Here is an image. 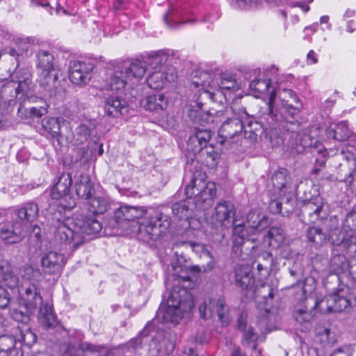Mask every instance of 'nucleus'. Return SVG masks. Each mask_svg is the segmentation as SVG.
Wrapping results in <instances>:
<instances>
[{
  "label": "nucleus",
  "mask_w": 356,
  "mask_h": 356,
  "mask_svg": "<svg viewBox=\"0 0 356 356\" xmlns=\"http://www.w3.org/2000/svg\"><path fill=\"white\" fill-rule=\"evenodd\" d=\"M167 207H134L121 205L115 210L114 218L120 228L125 229L128 222L141 218L138 222L136 238L138 241L153 245L167 233L171 220Z\"/></svg>",
  "instance_id": "1"
},
{
  "label": "nucleus",
  "mask_w": 356,
  "mask_h": 356,
  "mask_svg": "<svg viewBox=\"0 0 356 356\" xmlns=\"http://www.w3.org/2000/svg\"><path fill=\"white\" fill-rule=\"evenodd\" d=\"M299 109L283 99L281 102L280 112L270 114L268 118L270 125L282 129V134H287L292 149L298 153H303L306 149L314 147L317 140L300 129V124L296 119Z\"/></svg>",
  "instance_id": "2"
},
{
  "label": "nucleus",
  "mask_w": 356,
  "mask_h": 356,
  "mask_svg": "<svg viewBox=\"0 0 356 356\" xmlns=\"http://www.w3.org/2000/svg\"><path fill=\"white\" fill-rule=\"evenodd\" d=\"M52 227L56 242L76 248L88 240L87 236L99 234L102 225L93 215L86 216L77 222L71 218L57 219Z\"/></svg>",
  "instance_id": "3"
},
{
  "label": "nucleus",
  "mask_w": 356,
  "mask_h": 356,
  "mask_svg": "<svg viewBox=\"0 0 356 356\" xmlns=\"http://www.w3.org/2000/svg\"><path fill=\"white\" fill-rule=\"evenodd\" d=\"M194 302L192 294L185 288L175 286L172 288L170 295L165 305H161L156 316L161 318L163 322L177 324L193 309Z\"/></svg>",
  "instance_id": "4"
},
{
  "label": "nucleus",
  "mask_w": 356,
  "mask_h": 356,
  "mask_svg": "<svg viewBox=\"0 0 356 356\" xmlns=\"http://www.w3.org/2000/svg\"><path fill=\"white\" fill-rule=\"evenodd\" d=\"M275 98V92L274 90H272L270 92L269 96V102H268V113L266 115H264L263 121H257L255 120L254 116H251L248 114L245 109L242 112V115L244 118L245 122V129H244V135L245 138H250L251 140H256L258 136H261L264 131H266L269 130L270 131V140L272 143H273V135L277 134L279 136L276 139V142L275 145H280L283 144L284 140L281 134H282V129H280L279 127H276V126L270 125V124L268 122V118L270 114H277L280 112L281 104L277 106H275L273 105V102Z\"/></svg>",
  "instance_id": "5"
},
{
  "label": "nucleus",
  "mask_w": 356,
  "mask_h": 356,
  "mask_svg": "<svg viewBox=\"0 0 356 356\" xmlns=\"http://www.w3.org/2000/svg\"><path fill=\"white\" fill-rule=\"evenodd\" d=\"M297 216L306 225L315 224L327 218V204L320 195L316 186H312L309 191H304Z\"/></svg>",
  "instance_id": "6"
},
{
  "label": "nucleus",
  "mask_w": 356,
  "mask_h": 356,
  "mask_svg": "<svg viewBox=\"0 0 356 356\" xmlns=\"http://www.w3.org/2000/svg\"><path fill=\"white\" fill-rule=\"evenodd\" d=\"M199 179L196 177V175L191 178L190 184L186 186L185 193L187 198H194V203L196 207L200 209H206L211 205L213 197L216 196V184L212 181L205 183L204 176H202Z\"/></svg>",
  "instance_id": "7"
},
{
  "label": "nucleus",
  "mask_w": 356,
  "mask_h": 356,
  "mask_svg": "<svg viewBox=\"0 0 356 356\" xmlns=\"http://www.w3.org/2000/svg\"><path fill=\"white\" fill-rule=\"evenodd\" d=\"M72 185L71 174L63 172L51 191V197L59 201L58 209L60 212L71 211L76 204L75 198L71 194Z\"/></svg>",
  "instance_id": "8"
},
{
  "label": "nucleus",
  "mask_w": 356,
  "mask_h": 356,
  "mask_svg": "<svg viewBox=\"0 0 356 356\" xmlns=\"http://www.w3.org/2000/svg\"><path fill=\"white\" fill-rule=\"evenodd\" d=\"M330 300V295L321 299L314 296L307 297L303 301L304 308L298 309L296 320L300 323L309 322L317 312L322 314L334 312Z\"/></svg>",
  "instance_id": "9"
},
{
  "label": "nucleus",
  "mask_w": 356,
  "mask_h": 356,
  "mask_svg": "<svg viewBox=\"0 0 356 356\" xmlns=\"http://www.w3.org/2000/svg\"><path fill=\"white\" fill-rule=\"evenodd\" d=\"M243 111H244V108H234L232 116L229 118L220 126L218 130V136L221 138L220 141L221 144L226 141H230L241 134L243 130L244 131L245 122L244 118L242 115Z\"/></svg>",
  "instance_id": "10"
},
{
  "label": "nucleus",
  "mask_w": 356,
  "mask_h": 356,
  "mask_svg": "<svg viewBox=\"0 0 356 356\" xmlns=\"http://www.w3.org/2000/svg\"><path fill=\"white\" fill-rule=\"evenodd\" d=\"M39 213L38 204L34 201H29L22 204L13 213V220L19 222L27 232L33 228V232L40 228L33 225Z\"/></svg>",
  "instance_id": "11"
},
{
  "label": "nucleus",
  "mask_w": 356,
  "mask_h": 356,
  "mask_svg": "<svg viewBox=\"0 0 356 356\" xmlns=\"http://www.w3.org/2000/svg\"><path fill=\"white\" fill-rule=\"evenodd\" d=\"M93 69L94 65L92 63L71 61L69 66V79L74 84H86L90 80Z\"/></svg>",
  "instance_id": "12"
},
{
  "label": "nucleus",
  "mask_w": 356,
  "mask_h": 356,
  "mask_svg": "<svg viewBox=\"0 0 356 356\" xmlns=\"http://www.w3.org/2000/svg\"><path fill=\"white\" fill-rule=\"evenodd\" d=\"M19 293L25 306L29 309L35 310L42 303L41 287L38 282H28L24 284L19 289Z\"/></svg>",
  "instance_id": "13"
},
{
  "label": "nucleus",
  "mask_w": 356,
  "mask_h": 356,
  "mask_svg": "<svg viewBox=\"0 0 356 356\" xmlns=\"http://www.w3.org/2000/svg\"><path fill=\"white\" fill-rule=\"evenodd\" d=\"M26 232H28L15 220L0 223V238L5 243L14 244L20 242Z\"/></svg>",
  "instance_id": "14"
},
{
  "label": "nucleus",
  "mask_w": 356,
  "mask_h": 356,
  "mask_svg": "<svg viewBox=\"0 0 356 356\" xmlns=\"http://www.w3.org/2000/svg\"><path fill=\"white\" fill-rule=\"evenodd\" d=\"M332 257L330 259V266L334 273L330 276L332 281L341 282L340 273L345 272L348 268V261L346 256L339 252H343V248L332 245Z\"/></svg>",
  "instance_id": "15"
},
{
  "label": "nucleus",
  "mask_w": 356,
  "mask_h": 356,
  "mask_svg": "<svg viewBox=\"0 0 356 356\" xmlns=\"http://www.w3.org/2000/svg\"><path fill=\"white\" fill-rule=\"evenodd\" d=\"M41 264L45 273L58 274L65 264V257L57 252L49 251L42 257Z\"/></svg>",
  "instance_id": "16"
},
{
  "label": "nucleus",
  "mask_w": 356,
  "mask_h": 356,
  "mask_svg": "<svg viewBox=\"0 0 356 356\" xmlns=\"http://www.w3.org/2000/svg\"><path fill=\"white\" fill-rule=\"evenodd\" d=\"M38 81L45 95L49 97L55 95L60 86V81L58 80V72H56L55 70L41 72Z\"/></svg>",
  "instance_id": "17"
},
{
  "label": "nucleus",
  "mask_w": 356,
  "mask_h": 356,
  "mask_svg": "<svg viewBox=\"0 0 356 356\" xmlns=\"http://www.w3.org/2000/svg\"><path fill=\"white\" fill-rule=\"evenodd\" d=\"M337 238L332 239V245L343 248L349 257L356 262V234L345 236L341 231L335 232Z\"/></svg>",
  "instance_id": "18"
},
{
  "label": "nucleus",
  "mask_w": 356,
  "mask_h": 356,
  "mask_svg": "<svg viewBox=\"0 0 356 356\" xmlns=\"http://www.w3.org/2000/svg\"><path fill=\"white\" fill-rule=\"evenodd\" d=\"M338 283V288L336 292L330 295V302L332 304L334 312H342L350 308L353 304L352 297L346 296L344 291L346 286L341 282Z\"/></svg>",
  "instance_id": "19"
},
{
  "label": "nucleus",
  "mask_w": 356,
  "mask_h": 356,
  "mask_svg": "<svg viewBox=\"0 0 356 356\" xmlns=\"http://www.w3.org/2000/svg\"><path fill=\"white\" fill-rule=\"evenodd\" d=\"M283 194L275 193L270 197L268 209L273 214H282V216H289L293 209V203L295 202L293 195H291V200L287 203L283 200Z\"/></svg>",
  "instance_id": "20"
},
{
  "label": "nucleus",
  "mask_w": 356,
  "mask_h": 356,
  "mask_svg": "<svg viewBox=\"0 0 356 356\" xmlns=\"http://www.w3.org/2000/svg\"><path fill=\"white\" fill-rule=\"evenodd\" d=\"M271 181L274 193L283 194V200L286 203L290 201L291 195H293V194L286 180V170L275 172L271 177Z\"/></svg>",
  "instance_id": "21"
},
{
  "label": "nucleus",
  "mask_w": 356,
  "mask_h": 356,
  "mask_svg": "<svg viewBox=\"0 0 356 356\" xmlns=\"http://www.w3.org/2000/svg\"><path fill=\"white\" fill-rule=\"evenodd\" d=\"M128 104L124 99L116 95H110L105 101V113L110 117L118 118L128 111Z\"/></svg>",
  "instance_id": "22"
},
{
  "label": "nucleus",
  "mask_w": 356,
  "mask_h": 356,
  "mask_svg": "<svg viewBox=\"0 0 356 356\" xmlns=\"http://www.w3.org/2000/svg\"><path fill=\"white\" fill-rule=\"evenodd\" d=\"M31 77V71L29 67L21 68L17 65L11 75L12 81L18 83L17 87L15 88L17 94L24 92L29 90L32 84Z\"/></svg>",
  "instance_id": "23"
},
{
  "label": "nucleus",
  "mask_w": 356,
  "mask_h": 356,
  "mask_svg": "<svg viewBox=\"0 0 356 356\" xmlns=\"http://www.w3.org/2000/svg\"><path fill=\"white\" fill-rule=\"evenodd\" d=\"M236 284L241 289L252 288L254 284V278L249 266L238 264L234 269Z\"/></svg>",
  "instance_id": "24"
},
{
  "label": "nucleus",
  "mask_w": 356,
  "mask_h": 356,
  "mask_svg": "<svg viewBox=\"0 0 356 356\" xmlns=\"http://www.w3.org/2000/svg\"><path fill=\"white\" fill-rule=\"evenodd\" d=\"M244 222L250 229V232L254 233L267 227L268 218L259 211L253 210L248 213Z\"/></svg>",
  "instance_id": "25"
},
{
  "label": "nucleus",
  "mask_w": 356,
  "mask_h": 356,
  "mask_svg": "<svg viewBox=\"0 0 356 356\" xmlns=\"http://www.w3.org/2000/svg\"><path fill=\"white\" fill-rule=\"evenodd\" d=\"M120 65L131 81L134 79L136 80L141 79L147 70L144 60L134 59L131 61H124Z\"/></svg>",
  "instance_id": "26"
},
{
  "label": "nucleus",
  "mask_w": 356,
  "mask_h": 356,
  "mask_svg": "<svg viewBox=\"0 0 356 356\" xmlns=\"http://www.w3.org/2000/svg\"><path fill=\"white\" fill-rule=\"evenodd\" d=\"M0 281L10 289H15L18 286L19 278L13 266L8 261L0 263Z\"/></svg>",
  "instance_id": "27"
},
{
  "label": "nucleus",
  "mask_w": 356,
  "mask_h": 356,
  "mask_svg": "<svg viewBox=\"0 0 356 356\" xmlns=\"http://www.w3.org/2000/svg\"><path fill=\"white\" fill-rule=\"evenodd\" d=\"M306 236L309 243H311L315 248H318L327 241L332 243V239H334L333 234L330 236L327 234L321 227H309L306 233Z\"/></svg>",
  "instance_id": "28"
},
{
  "label": "nucleus",
  "mask_w": 356,
  "mask_h": 356,
  "mask_svg": "<svg viewBox=\"0 0 356 356\" xmlns=\"http://www.w3.org/2000/svg\"><path fill=\"white\" fill-rule=\"evenodd\" d=\"M352 134L348 122L341 121L337 124L330 125L326 129V135L329 138H333L338 141H344L350 137Z\"/></svg>",
  "instance_id": "29"
},
{
  "label": "nucleus",
  "mask_w": 356,
  "mask_h": 356,
  "mask_svg": "<svg viewBox=\"0 0 356 356\" xmlns=\"http://www.w3.org/2000/svg\"><path fill=\"white\" fill-rule=\"evenodd\" d=\"M75 190L77 196L87 201L95 192L94 185L90 177L86 174L80 175L79 181L75 184Z\"/></svg>",
  "instance_id": "30"
},
{
  "label": "nucleus",
  "mask_w": 356,
  "mask_h": 356,
  "mask_svg": "<svg viewBox=\"0 0 356 356\" xmlns=\"http://www.w3.org/2000/svg\"><path fill=\"white\" fill-rule=\"evenodd\" d=\"M234 205L229 201L222 200L217 204L215 208V218L222 225L229 222V218L235 215Z\"/></svg>",
  "instance_id": "31"
},
{
  "label": "nucleus",
  "mask_w": 356,
  "mask_h": 356,
  "mask_svg": "<svg viewBox=\"0 0 356 356\" xmlns=\"http://www.w3.org/2000/svg\"><path fill=\"white\" fill-rule=\"evenodd\" d=\"M166 25L172 29L179 28L186 23H193V20H187L184 17L182 11L177 8L172 7L163 16Z\"/></svg>",
  "instance_id": "32"
},
{
  "label": "nucleus",
  "mask_w": 356,
  "mask_h": 356,
  "mask_svg": "<svg viewBox=\"0 0 356 356\" xmlns=\"http://www.w3.org/2000/svg\"><path fill=\"white\" fill-rule=\"evenodd\" d=\"M168 98L163 93H153L146 97L144 108L150 111H163L167 108Z\"/></svg>",
  "instance_id": "33"
},
{
  "label": "nucleus",
  "mask_w": 356,
  "mask_h": 356,
  "mask_svg": "<svg viewBox=\"0 0 356 356\" xmlns=\"http://www.w3.org/2000/svg\"><path fill=\"white\" fill-rule=\"evenodd\" d=\"M87 205L88 211L94 216L104 213L111 207L109 200L104 196H92Z\"/></svg>",
  "instance_id": "34"
},
{
  "label": "nucleus",
  "mask_w": 356,
  "mask_h": 356,
  "mask_svg": "<svg viewBox=\"0 0 356 356\" xmlns=\"http://www.w3.org/2000/svg\"><path fill=\"white\" fill-rule=\"evenodd\" d=\"M126 72L123 70L121 65L115 67L113 75L110 78L109 86L111 90L119 91L124 88L125 86L130 81Z\"/></svg>",
  "instance_id": "35"
},
{
  "label": "nucleus",
  "mask_w": 356,
  "mask_h": 356,
  "mask_svg": "<svg viewBox=\"0 0 356 356\" xmlns=\"http://www.w3.org/2000/svg\"><path fill=\"white\" fill-rule=\"evenodd\" d=\"M146 66L154 70H164L163 65L168 60V56L163 50L151 52L143 58Z\"/></svg>",
  "instance_id": "36"
},
{
  "label": "nucleus",
  "mask_w": 356,
  "mask_h": 356,
  "mask_svg": "<svg viewBox=\"0 0 356 356\" xmlns=\"http://www.w3.org/2000/svg\"><path fill=\"white\" fill-rule=\"evenodd\" d=\"M170 81L164 70H154L147 79L148 86L154 90L163 88L164 85Z\"/></svg>",
  "instance_id": "37"
},
{
  "label": "nucleus",
  "mask_w": 356,
  "mask_h": 356,
  "mask_svg": "<svg viewBox=\"0 0 356 356\" xmlns=\"http://www.w3.org/2000/svg\"><path fill=\"white\" fill-rule=\"evenodd\" d=\"M36 57L37 67L41 72L54 71V56L49 51L40 50Z\"/></svg>",
  "instance_id": "38"
},
{
  "label": "nucleus",
  "mask_w": 356,
  "mask_h": 356,
  "mask_svg": "<svg viewBox=\"0 0 356 356\" xmlns=\"http://www.w3.org/2000/svg\"><path fill=\"white\" fill-rule=\"evenodd\" d=\"M195 248H201V245L198 243L189 241H179L174 243L172 251L179 261H181V259L186 261V252L194 250Z\"/></svg>",
  "instance_id": "39"
},
{
  "label": "nucleus",
  "mask_w": 356,
  "mask_h": 356,
  "mask_svg": "<svg viewBox=\"0 0 356 356\" xmlns=\"http://www.w3.org/2000/svg\"><path fill=\"white\" fill-rule=\"evenodd\" d=\"M265 238L268 241L269 245L273 248L280 246L285 241L286 234L284 230L279 227H272L268 231Z\"/></svg>",
  "instance_id": "40"
},
{
  "label": "nucleus",
  "mask_w": 356,
  "mask_h": 356,
  "mask_svg": "<svg viewBox=\"0 0 356 356\" xmlns=\"http://www.w3.org/2000/svg\"><path fill=\"white\" fill-rule=\"evenodd\" d=\"M199 151L201 156L203 157V162L207 167L213 168L217 165L220 154L215 150L213 146H207L200 149Z\"/></svg>",
  "instance_id": "41"
},
{
  "label": "nucleus",
  "mask_w": 356,
  "mask_h": 356,
  "mask_svg": "<svg viewBox=\"0 0 356 356\" xmlns=\"http://www.w3.org/2000/svg\"><path fill=\"white\" fill-rule=\"evenodd\" d=\"M166 207L168 209L167 211L168 214H169V211L171 210L173 215L180 220H188L191 216L189 207L185 201L176 202L172 204L171 208ZM168 216L170 217V215ZM170 218L171 219V218Z\"/></svg>",
  "instance_id": "42"
},
{
  "label": "nucleus",
  "mask_w": 356,
  "mask_h": 356,
  "mask_svg": "<svg viewBox=\"0 0 356 356\" xmlns=\"http://www.w3.org/2000/svg\"><path fill=\"white\" fill-rule=\"evenodd\" d=\"M241 343L245 347H249L252 350H257L258 346L259 334L254 331L252 326H249L248 329L243 331Z\"/></svg>",
  "instance_id": "43"
},
{
  "label": "nucleus",
  "mask_w": 356,
  "mask_h": 356,
  "mask_svg": "<svg viewBox=\"0 0 356 356\" xmlns=\"http://www.w3.org/2000/svg\"><path fill=\"white\" fill-rule=\"evenodd\" d=\"M42 127L53 138L58 137L60 134V125L58 118H48L44 119Z\"/></svg>",
  "instance_id": "44"
},
{
  "label": "nucleus",
  "mask_w": 356,
  "mask_h": 356,
  "mask_svg": "<svg viewBox=\"0 0 356 356\" xmlns=\"http://www.w3.org/2000/svg\"><path fill=\"white\" fill-rule=\"evenodd\" d=\"M216 312L218 316L219 320L223 324H229V307L226 305L224 299L219 298L218 300H216Z\"/></svg>",
  "instance_id": "45"
},
{
  "label": "nucleus",
  "mask_w": 356,
  "mask_h": 356,
  "mask_svg": "<svg viewBox=\"0 0 356 356\" xmlns=\"http://www.w3.org/2000/svg\"><path fill=\"white\" fill-rule=\"evenodd\" d=\"M216 308V300L207 298L199 307L200 317L204 319H209L212 317Z\"/></svg>",
  "instance_id": "46"
},
{
  "label": "nucleus",
  "mask_w": 356,
  "mask_h": 356,
  "mask_svg": "<svg viewBox=\"0 0 356 356\" xmlns=\"http://www.w3.org/2000/svg\"><path fill=\"white\" fill-rule=\"evenodd\" d=\"M95 125L91 123L88 122V124H81L76 129V134L77 136V140L79 143H83L86 142L90 135L92 129H94Z\"/></svg>",
  "instance_id": "47"
},
{
  "label": "nucleus",
  "mask_w": 356,
  "mask_h": 356,
  "mask_svg": "<svg viewBox=\"0 0 356 356\" xmlns=\"http://www.w3.org/2000/svg\"><path fill=\"white\" fill-rule=\"evenodd\" d=\"M342 231L346 232L347 234H356V207L354 208L346 215V218L343 222Z\"/></svg>",
  "instance_id": "48"
},
{
  "label": "nucleus",
  "mask_w": 356,
  "mask_h": 356,
  "mask_svg": "<svg viewBox=\"0 0 356 356\" xmlns=\"http://www.w3.org/2000/svg\"><path fill=\"white\" fill-rule=\"evenodd\" d=\"M15 340L9 336L0 337V356H8L15 351Z\"/></svg>",
  "instance_id": "49"
},
{
  "label": "nucleus",
  "mask_w": 356,
  "mask_h": 356,
  "mask_svg": "<svg viewBox=\"0 0 356 356\" xmlns=\"http://www.w3.org/2000/svg\"><path fill=\"white\" fill-rule=\"evenodd\" d=\"M271 81L270 79H255L250 83V88L257 92L258 95L266 93L270 88Z\"/></svg>",
  "instance_id": "50"
},
{
  "label": "nucleus",
  "mask_w": 356,
  "mask_h": 356,
  "mask_svg": "<svg viewBox=\"0 0 356 356\" xmlns=\"http://www.w3.org/2000/svg\"><path fill=\"white\" fill-rule=\"evenodd\" d=\"M218 86L221 90L227 91H236L239 89L238 83L232 76L223 74L220 77Z\"/></svg>",
  "instance_id": "51"
},
{
  "label": "nucleus",
  "mask_w": 356,
  "mask_h": 356,
  "mask_svg": "<svg viewBox=\"0 0 356 356\" xmlns=\"http://www.w3.org/2000/svg\"><path fill=\"white\" fill-rule=\"evenodd\" d=\"M211 138V131L208 129H197L195 131V136L191 137V140L194 141L195 140L198 142L200 149L207 147V143L209 142Z\"/></svg>",
  "instance_id": "52"
},
{
  "label": "nucleus",
  "mask_w": 356,
  "mask_h": 356,
  "mask_svg": "<svg viewBox=\"0 0 356 356\" xmlns=\"http://www.w3.org/2000/svg\"><path fill=\"white\" fill-rule=\"evenodd\" d=\"M33 309H29L26 306L24 311L19 309H15L12 311L13 318L24 324H27L31 320V315Z\"/></svg>",
  "instance_id": "53"
},
{
  "label": "nucleus",
  "mask_w": 356,
  "mask_h": 356,
  "mask_svg": "<svg viewBox=\"0 0 356 356\" xmlns=\"http://www.w3.org/2000/svg\"><path fill=\"white\" fill-rule=\"evenodd\" d=\"M20 272L22 277L29 282H38V278L41 276L40 270L31 266H23Z\"/></svg>",
  "instance_id": "54"
},
{
  "label": "nucleus",
  "mask_w": 356,
  "mask_h": 356,
  "mask_svg": "<svg viewBox=\"0 0 356 356\" xmlns=\"http://www.w3.org/2000/svg\"><path fill=\"white\" fill-rule=\"evenodd\" d=\"M249 241L254 243V238H248L243 236L233 237L232 250L234 254H236L238 257L240 256L243 252V245Z\"/></svg>",
  "instance_id": "55"
},
{
  "label": "nucleus",
  "mask_w": 356,
  "mask_h": 356,
  "mask_svg": "<svg viewBox=\"0 0 356 356\" xmlns=\"http://www.w3.org/2000/svg\"><path fill=\"white\" fill-rule=\"evenodd\" d=\"M232 226L233 237L243 236L248 238V233L250 232V229L247 227V225L245 224L244 222L237 223V220L236 218H234L232 222Z\"/></svg>",
  "instance_id": "56"
},
{
  "label": "nucleus",
  "mask_w": 356,
  "mask_h": 356,
  "mask_svg": "<svg viewBox=\"0 0 356 356\" xmlns=\"http://www.w3.org/2000/svg\"><path fill=\"white\" fill-rule=\"evenodd\" d=\"M257 261H261L265 267H271L273 266V254L267 251L261 252L256 259Z\"/></svg>",
  "instance_id": "57"
},
{
  "label": "nucleus",
  "mask_w": 356,
  "mask_h": 356,
  "mask_svg": "<svg viewBox=\"0 0 356 356\" xmlns=\"http://www.w3.org/2000/svg\"><path fill=\"white\" fill-rule=\"evenodd\" d=\"M41 319L44 327H45L47 329L55 327L57 325L56 316L54 312L41 317Z\"/></svg>",
  "instance_id": "58"
},
{
  "label": "nucleus",
  "mask_w": 356,
  "mask_h": 356,
  "mask_svg": "<svg viewBox=\"0 0 356 356\" xmlns=\"http://www.w3.org/2000/svg\"><path fill=\"white\" fill-rule=\"evenodd\" d=\"M99 346L93 345L89 343H82L80 346V348L84 353L85 356H90L92 354L98 355Z\"/></svg>",
  "instance_id": "59"
},
{
  "label": "nucleus",
  "mask_w": 356,
  "mask_h": 356,
  "mask_svg": "<svg viewBox=\"0 0 356 356\" xmlns=\"http://www.w3.org/2000/svg\"><path fill=\"white\" fill-rule=\"evenodd\" d=\"M10 296L8 291L0 286V309H6L10 302Z\"/></svg>",
  "instance_id": "60"
},
{
  "label": "nucleus",
  "mask_w": 356,
  "mask_h": 356,
  "mask_svg": "<svg viewBox=\"0 0 356 356\" xmlns=\"http://www.w3.org/2000/svg\"><path fill=\"white\" fill-rule=\"evenodd\" d=\"M148 332L146 331L145 329H144L143 331H141L137 337H136L134 339H131L128 344L129 347H131L134 349L138 348L140 347L142 342H143V337L147 336Z\"/></svg>",
  "instance_id": "61"
},
{
  "label": "nucleus",
  "mask_w": 356,
  "mask_h": 356,
  "mask_svg": "<svg viewBox=\"0 0 356 356\" xmlns=\"http://www.w3.org/2000/svg\"><path fill=\"white\" fill-rule=\"evenodd\" d=\"M164 350L163 354L169 355L171 354L175 348V341L170 339H165L163 341Z\"/></svg>",
  "instance_id": "62"
},
{
  "label": "nucleus",
  "mask_w": 356,
  "mask_h": 356,
  "mask_svg": "<svg viewBox=\"0 0 356 356\" xmlns=\"http://www.w3.org/2000/svg\"><path fill=\"white\" fill-rule=\"evenodd\" d=\"M40 315L41 317L51 314L54 312L53 305L49 302H46L40 305Z\"/></svg>",
  "instance_id": "63"
},
{
  "label": "nucleus",
  "mask_w": 356,
  "mask_h": 356,
  "mask_svg": "<svg viewBox=\"0 0 356 356\" xmlns=\"http://www.w3.org/2000/svg\"><path fill=\"white\" fill-rule=\"evenodd\" d=\"M330 356H352L350 348L348 347L336 348Z\"/></svg>",
  "instance_id": "64"
}]
</instances>
